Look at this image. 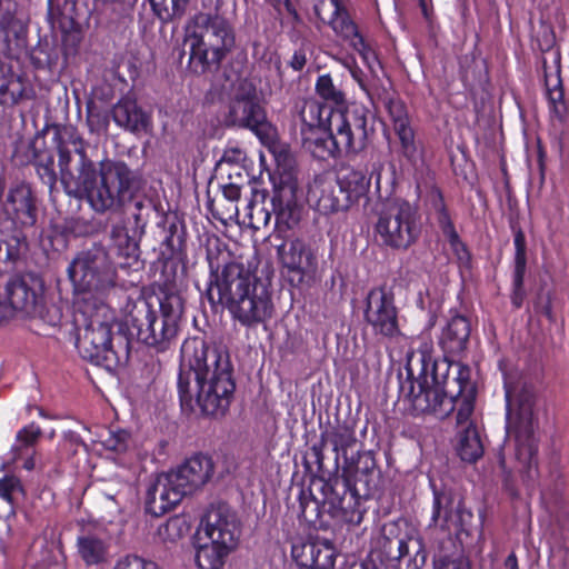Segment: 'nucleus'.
I'll use <instances>...</instances> for the list:
<instances>
[{
    "mask_svg": "<svg viewBox=\"0 0 569 569\" xmlns=\"http://www.w3.org/2000/svg\"><path fill=\"white\" fill-rule=\"evenodd\" d=\"M47 316H48V319H46V320L51 326H58L60 323L61 317H62L60 309L54 306H52L50 309L47 310Z\"/></svg>",
    "mask_w": 569,
    "mask_h": 569,
    "instance_id": "nucleus-63",
    "label": "nucleus"
},
{
    "mask_svg": "<svg viewBox=\"0 0 569 569\" xmlns=\"http://www.w3.org/2000/svg\"><path fill=\"white\" fill-rule=\"evenodd\" d=\"M472 512L465 508L461 500L450 493L436 492L431 520L442 529L466 531L472 520Z\"/></svg>",
    "mask_w": 569,
    "mask_h": 569,
    "instance_id": "nucleus-21",
    "label": "nucleus"
},
{
    "mask_svg": "<svg viewBox=\"0 0 569 569\" xmlns=\"http://www.w3.org/2000/svg\"><path fill=\"white\" fill-rule=\"evenodd\" d=\"M335 180L339 184L340 193L348 201L349 208L367 198L371 184V179L366 172L355 168L340 170Z\"/></svg>",
    "mask_w": 569,
    "mask_h": 569,
    "instance_id": "nucleus-30",
    "label": "nucleus"
},
{
    "mask_svg": "<svg viewBox=\"0 0 569 569\" xmlns=\"http://www.w3.org/2000/svg\"><path fill=\"white\" fill-rule=\"evenodd\" d=\"M131 336L159 351L166 350L178 332L177 325L158 315L147 301L136 303L127 317Z\"/></svg>",
    "mask_w": 569,
    "mask_h": 569,
    "instance_id": "nucleus-12",
    "label": "nucleus"
},
{
    "mask_svg": "<svg viewBox=\"0 0 569 569\" xmlns=\"http://www.w3.org/2000/svg\"><path fill=\"white\" fill-rule=\"evenodd\" d=\"M546 87L552 130L555 133H562L569 111L565 99V87L562 80L558 74L546 76Z\"/></svg>",
    "mask_w": 569,
    "mask_h": 569,
    "instance_id": "nucleus-31",
    "label": "nucleus"
},
{
    "mask_svg": "<svg viewBox=\"0 0 569 569\" xmlns=\"http://www.w3.org/2000/svg\"><path fill=\"white\" fill-rule=\"evenodd\" d=\"M222 196L226 200L230 202L238 201L240 199V186L236 182H229L221 186Z\"/></svg>",
    "mask_w": 569,
    "mask_h": 569,
    "instance_id": "nucleus-61",
    "label": "nucleus"
},
{
    "mask_svg": "<svg viewBox=\"0 0 569 569\" xmlns=\"http://www.w3.org/2000/svg\"><path fill=\"white\" fill-rule=\"evenodd\" d=\"M101 442L107 450L122 453L130 446V435L126 430H109Z\"/></svg>",
    "mask_w": 569,
    "mask_h": 569,
    "instance_id": "nucleus-48",
    "label": "nucleus"
},
{
    "mask_svg": "<svg viewBox=\"0 0 569 569\" xmlns=\"http://www.w3.org/2000/svg\"><path fill=\"white\" fill-rule=\"evenodd\" d=\"M41 435V428L36 423H30L19 430L11 448L12 460L19 461L24 455L34 453V446Z\"/></svg>",
    "mask_w": 569,
    "mask_h": 569,
    "instance_id": "nucleus-39",
    "label": "nucleus"
},
{
    "mask_svg": "<svg viewBox=\"0 0 569 569\" xmlns=\"http://www.w3.org/2000/svg\"><path fill=\"white\" fill-rule=\"evenodd\" d=\"M376 232L385 246L406 250L421 233L418 211L407 201L396 202L380 213Z\"/></svg>",
    "mask_w": 569,
    "mask_h": 569,
    "instance_id": "nucleus-11",
    "label": "nucleus"
},
{
    "mask_svg": "<svg viewBox=\"0 0 569 569\" xmlns=\"http://www.w3.org/2000/svg\"><path fill=\"white\" fill-rule=\"evenodd\" d=\"M300 517L306 521H315L320 515L319 501L311 493L301 492L299 497Z\"/></svg>",
    "mask_w": 569,
    "mask_h": 569,
    "instance_id": "nucleus-53",
    "label": "nucleus"
},
{
    "mask_svg": "<svg viewBox=\"0 0 569 569\" xmlns=\"http://www.w3.org/2000/svg\"><path fill=\"white\" fill-rule=\"evenodd\" d=\"M183 312V301L179 295H167L160 302L159 316L178 326Z\"/></svg>",
    "mask_w": 569,
    "mask_h": 569,
    "instance_id": "nucleus-45",
    "label": "nucleus"
},
{
    "mask_svg": "<svg viewBox=\"0 0 569 569\" xmlns=\"http://www.w3.org/2000/svg\"><path fill=\"white\" fill-rule=\"evenodd\" d=\"M60 180L66 192L84 198L97 213L114 212L132 200L137 178L123 162L104 160L96 168L86 151V141L72 126L57 127Z\"/></svg>",
    "mask_w": 569,
    "mask_h": 569,
    "instance_id": "nucleus-1",
    "label": "nucleus"
},
{
    "mask_svg": "<svg viewBox=\"0 0 569 569\" xmlns=\"http://www.w3.org/2000/svg\"><path fill=\"white\" fill-rule=\"evenodd\" d=\"M143 558L134 555H127L117 560L113 569H139Z\"/></svg>",
    "mask_w": 569,
    "mask_h": 569,
    "instance_id": "nucleus-58",
    "label": "nucleus"
},
{
    "mask_svg": "<svg viewBox=\"0 0 569 569\" xmlns=\"http://www.w3.org/2000/svg\"><path fill=\"white\" fill-rule=\"evenodd\" d=\"M236 390L233 367L227 350L192 337L181 346L178 391L181 407L206 417L220 418L229 410Z\"/></svg>",
    "mask_w": 569,
    "mask_h": 569,
    "instance_id": "nucleus-2",
    "label": "nucleus"
},
{
    "mask_svg": "<svg viewBox=\"0 0 569 569\" xmlns=\"http://www.w3.org/2000/svg\"><path fill=\"white\" fill-rule=\"evenodd\" d=\"M365 320L376 336L395 339L401 335L395 295L390 288L381 286L368 292Z\"/></svg>",
    "mask_w": 569,
    "mask_h": 569,
    "instance_id": "nucleus-13",
    "label": "nucleus"
},
{
    "mask_svg": "<svg viewBox=\"0 0 569 569\" xmlns=\"http://www.w3.org/2000/svg\"><path fill=\"white\" fill-rule=\"evenodd\" d=\"M87 122L91 132L106 131L108 129V119L99 113H89Z\"/></svg>",
    "mask_w": 569,
    "mask_h": 569,
    "instance_id": "nucleus-59",
    "label": "nucleus"
},
{
    "mask_svg": "<svg viewBox=\"0 0 569 569\" xmlns=\"http://www.w3.org/2000/svg\"><path fill=\"white\" fill-rule=\"evenodd\" d=\"M399 569H422L427 561L423 540L418 535H408L398 541V555L395 557Z\"/></svg>",
    "mask_w": 569,
    "mask_h": 569,
    "instance_id": "nucleus-32",
    "label": "nucleus"
},
{
    "mask_svg": "<svg viewBox=\"0 0 569 569\" xmlns=\"http://www.w3.org/2000/svg\"><path fill=\"white\" fill-rule=\"evenodd\" d=\"M3 212L17 227H32L37 222V208L31 187L26 182L12 184L3 203Z\"/></svg>",
    "mask_w": 569,
    "mask_h": 569,
    "instance_id": "nucleus-20",
    "label": "nucleus"
},
{
    "mask_svg": "<svg viewBox=\"0 0 569 569\" xmlns=\"http://www.w3.org/2000/svg\"><path fill=\"white\" fill-rule=\"evenodd\" d=\"M28 249L26 234L14 229L11 234H7L0 228V262L13 267Z\"/></svg>",
    "mask_w": 569,
    "mask_h": 569,
    "instance_id": "nucleus-35",
    "label": "nucleus"
},
{
    "mask_svg": "<svg viewBox=\"0 0 569 569\" xmlns=\"http://www.w3.org/2000/svg\"><path fill=\"white\" fill-rule=\"evenodd\" d=\"M457 451L460 458L467 462H475L483 453V447L473 425L458 430Z\"/></svg>",
    "mask_w": 569,
    "mask_h": 569,
    "instance_id": "nucleus-36",
    "label": "nucleus"
},
{
    "mask_svg": "<svg viewBox=\"0 0 569 569\" xmlns=\"http://www.w3.org/2000/svg\"><path fill=\"white\" fill-rule=\"evenodd\" d=\"M118 267L109 249L101 243L79 251L67 269L77 301L88 300L87 296L94 298V302L102 301L118 284Z\"/></svg>",
    "mask_w": 569,
    "mask_h": 569,
    "instance_id": "nucleus-8",
    "label": "nucleus"
},
{
    "mask_svg": "<svg viewBox=\"0 0 569 569\" xmlns=\"http://www.w3.org/2000/svg\"><path fill=\"white\" fill-rule=\"evenodd\" d=\"M515 271H513V292H512V303L516 308H520L523 301V277L526 272L527 257H526V238L525 233L521 230H518L515 233Z\"/></svg>",
    "mask_w": 569,
    "mask_h": 569,
    "instance_id": "nucleus-34",
    "label": "nucleus"
},
{
    "mask_svg": "<svg viewBox=\"0 0 569 569\" xmlns=\"http://www.w3.org/2000/svg\"><path fill=\"white\" fill-rule=\"evenodd\" d=\"M184 43L194 72L217 68L236 47L231 22L219 13L198 12L186 26Z\"/></svg>",
    "mask_w": 569,
    "mask_h": 569,
    "instance_id": "nucleus-7",
    "label": "nucleus"
},
{
    "mask_svg": "<svg viewBox=\"0 0 569 569\" xmlns=\"http://www.w3.org/2000/svg\"><path fill=\"white\" fill-rule=\"evenodd\" d=\"M357 459L355 458V463L352 466H347L348 468H355L356 472L363 476H369L376 468V460L373 455L370 451L360 452L358 451Z\"/></svg>",
    "mask_w": 569,
    "mask_h": 569,
    "instance_id": "nucleus-56",
    "label": "nucleus"
},
{
    "mask_svg": "<svg viewBox=\"0 0 569 569\" xmlns=\"http://www.w3.org/2000/svg\"><path fill=\"white\" fill-rule=\"evenodd\" d=\"M428 199H429L430 209L433 212V214L436 216V219H437L441 230L452 226L453 223H452L450 216L448 213V210L446 208L441 192L439 190L435 189L429 193Z\"/></svg>",
    "mask_w": 569,
    "mask_h": 569,
    "instance_id": "nucleus-47",
    "label": "nucleus"
},
{
    "mask_svg": "<svg viewBox=\"0 0 569 569\" xmlns=\"http://www.w3.org/2000/svg\"><path fill=\"white\" fill-rule=\"evenodd\" d=\"M272 213L276 217V230L273 233H280L282 229H291L300 220V207L297 202L296 187L292 183H284L273 192Z\"/></svg>",
    "mask_w": 569,
    "mask_h": 569,
    "instance_id": "nucleus-27",
    "label": "nucleus"
},
{
    "mask_svg": "<svg viewBox=\"0 0 569 569\" xmlns=\"http://www.w3.org/2000/svg\"><path fill=\"white\" fill-rule=\"evenodd\" d=\"M328 443L332 446L337 463L340 457L343 458L346 466H352L355 463V456L358 453L359 449L355 430L351 427L337 425L327 429L321 433L319 443H315L310 448V455L319 470L322 469L325 460L323 449Z\"/></svg>",
    "mask_w": 569,
    "mask_h": 569,
    "instance_id": "nucleus-16",
    "label": "nucleus"
},
{
    "mask_svg": "<svg viewBox=\"0 0 569 569\" xmlns=\"http://www.w3.org/2000/svg\"><path fill=\"white\" fill-rule=\"evenodd\" d=\"M23 93V84L11 67L0 61V103L16 104Z\"/></svg>",
    "mask_w": 569,
    "mask_h": 569,
    "instance_id": "nucleus-38",
    "label": "nucleus"
},
{
    "mask_svg": "<svg viewBox=\"0 0 569 569\" xmlns=\"http://www.w3.org/2000/svg\"><path fill=\"white\" fill-rule=\"evenodd\" d=\"M269 241L276 250L282 273L291 286L299 287L316 279L317 253L303 239L272 233Z\"/></svg>",
    "mask_w": 569,
    "mask_h": 569,
    "instance_id": "nucleus-10",
    "label": "nucleus"
},
{
    "mask_svg": "<svg viewBox=\"0 0 569 569\" xmlns=\"http://www.w3.org/2000/svg\"><path fill=\"white\" fill-rule=\"evenodd\" d=\"M170 473L183 493L189 495L211 478L213 463L208 456L194 455Z\"/></svg>",
    "mask_w": 569,
    "mask_h": 569,
    "instance_id": "nucleus-24",
    "label": "nucleus"
},
{
    "mask_svg": "<svg viewBox=\"0 0 569 569\" xmlns=\"http://www.w3.org/2000/svg\"><path fill=\"white\" fill-rule=\"evenodd\" d=\"M507 401V433L516 440V457L528 470L536 465L535 395L525 385L505 383Z\"/></svg>",
    "mask_w": 569,
    "mask_h": 569,
    "instance_id": "nucleus-9",
    "label": "nucleus"
},
{
    "mask_svg": "<svg viewBox=\"0 0 569 569\" xmlns=\"http://www.w3.org/2000/svg\"><path fill=\"white\" fill-rule=\"evenodd\" d=\"M188 531L189 525L186 519L181 516H174L158 527L157 535L164 542H176L184 537Z\"/></svg>",
    "mask_w": 569,
    "mask_h": 569,
    "instance_id": "nucleus-43",
    "label": "nucleus"
},
{
    "mask_svg": "<svg viewBox=\"0 0 569 569\" xmlns=\"http://www.w3.org/2000/svg\"><path fill=\"white\" fill-rule=\"evenodd\" d=\"M505 569H519L518 559L513 552L506 558Z\"/></svg>",
    "mask_w": 569,
    "mask_h": 569,
    "instance_id": "nucleus-64",
    "label": "nucleus"
},
{
    "mask_svg": "<svg viewBox=\"0 0 569 569\" xmlns=\"http://www.w3.org/2000/svg\"><path fill=\"white\" fill-rule=\"evenodd\" d=\"M470 335L469 319L461 315H455L443 326L438 343L446 357H460L468 349Z\"/></svg>",
    "mask_w": 569,
    "mask_h": 569,
    "instance_id": "nucleus-28",
    "label": "nucleus"
},
{
    "mask_svg": "<svg viewBox=\"0 0 569 569\" xmlns=\"http://www.w3.org/2000/svg\"><path fill=\"white\" fill-rule=\"evenodd\" d=\"M291 555L298 566L306 569H330L335 566V548L329 541H299Z\"/></svg>",
    "mask_w": 569,
    "mask_h": 569,
    "instance_id": "nucleus-26",
    "label": "nucleus"
},
{
    "mask_svg": "<svg viewBox=\"0 0 569 569\" xmlns=\"http://www.w3.org/2000/svg\"><path fill=\"white\" fill-rule=\"evenodd\" d=\"M232 550L233 549L210 540L209 543H203L198 547L196 563L200 569H221L227 556Z\"/></svg>",
    "mask_w": 569,
    "mask_h": 569,
    "instance_id": "nucleus-37",
    "label": "nucleus"
},
{
    "mask_svg": "<svg viewBox=\"0 0 569 569\" xmlns=\"http://www.w3.org/2000/svg\"><path fill=\"white\" fill-rule=\"evenodd\" d=\"M315 11L317 17L322 21H327L338 36L349 41L350 46L357 50L366 61H369V59L373 57V52L365 42L356 23L350 19L340 0H319L315 6Z\"/></svg>",
    "mask_w": 569,
    "mask_h": 569,
    "instance_id": "nucleus-15",
    "label": "nucleus"
},
{
    "mask_svg": "<svg viewBox=\"0 0 569 569\" xmlns=\"http://www.w3.org/2000/svg\"><path fill=\"white\" fill-rule=\"evenodd\" d=\"M37 172L41 181L52 188L57 181V174L53 169V160L49 159L47 163H39Z\"/></svg>",
    "mask_w": 569,
    "mask_h": 569,
    "instance_id": "nucleus-57",
    "label": "nucleus"
},
{
    "mask_svg": "<svg viewBox=\"0 0 569 569\" xmlns=\"http://www.w3.org/2000/svg\"><path fill=\"white\" fill-rule=\"evenodd\" d=\"M227 123L251 130H258L266 123V112L258 102L252 84H241L231 100L227 114Z\"/></svg>",
    "mask_w": 569,
    "mask_h": 569,
    "instance_id": "nucleus-17",
    "label": "nucleus"
},
{
    "mask_svg": "<svg viewBox=\"0 0 569 569\" xmlns=\"http://www.w3.org/2000/svg\"><path fill=\"white\" fill-rule=\"evenodd\" d=\"M432 569H471L469 560L461 556H440L433 559Z\"/></svg>",
    "mask_w": 569,
    "mask_h": 569,
    "instance_id": "nucleus-55",
    "label": "nucleus"
},
{
    "mask_svg": "<svg viewBox=\"0 0 569 569\" xmlns=\"http://www.w3.org/2000/svg\"><path fill=\"white\" fill-rule=\"evenodd\" d=\"M288 63L295 71H301L307 63L306 51L303 49L296 50Z\"/></svg>",
    "mask_w": 569,
    "mask_h": 569,
    "instance_id": "nucleus-62",
    "label": "nucleus"
},
{
    "mask_svg": "<svg viewBox=\"0 0 569 569\" xmlns=\"http://www.w3.org/2000/svg\"><path fill=\"white\" fill-rule=\"evenodd\" d=\"M186 495L170 472L158 475L146 493V510L160 517L174 508Z\"/></svg>",
    "mask_w": 569,
    "mask_h": 569,
    "instance_id": "nucleus-19",
    "label": "nucleus"
},
{
    "mask_svg": "<svg viewBox=\"0 0 569 569\" xmlns=\"http://www.w3.org/2000/svg\"><path fill=\"white\" fill-rule=\"evenodd\" d=\"M471 371L460 362L437 363L431 347L425 345L408 355L406 377L399 373V391L417 415L447 418L455 410V398L476 395Z\"/></svg>",
    "mask_w": 569,
    "mask_h": 569,
    "instance_id": "nucleus-3",
    "label": "nucleus"
},
{
    "mask_svg": "<svg viewBox=\"0 0 569 569\" xmlns=\"http://www.w3.org/2000/svg\"><path fill=\"white\" fill-rule=\"evenodd\" d=\"M323 506L328 507V512L333 517L339 512V506L343 505L345 490L341 488L340 491L337 486L326 483L323 486Z\"/></svg>",
    "mask_w": 569,
    "mask_h": 569,
    "instance_id": "nucleus-52",
    "label": "nucleus"
},
{
    "mask_svg": "<svg viewBox=\"0 0 569 569\" xmlns=\"http://www.w3.org/2000/svg\"><path fill=\"white\" fill-rule=\"evenodd\" d=\"M110 239L112 242L111 250L119 261H116L120 268L131 266L137 262L139 258V246L137 241L129 236L128 229L122 224H114L110 231Z\"/></svg>",
    "mask_w": 569,
    "mask_h": 569,
    "instance_id": "nucleus-33",
    "label": "nucleus"
},
{
    "mask_svg": "<svg viewBox=\"0 0 569 569\" xmlns=\"http://www.w3.org/2000/svg\"><path fill=\"white\" fill-rule=\"evenodd\" d=\"M1 297L12 308L30 317L43 316V281L33 273L11 277L0 292Z\"/></svg>",
    "mask_w": 569,
    "mask_h": 569,
    "instance_id": "nucleus-14",
    "label": "nucleus"
},
{
    "mask_svg": "<svg viewBox=\"0 0 569 569\" xmlns=\"http://www.w3.org/2000/svg\"><path fill=\"white\" fill-rule=\"evenodd\" d=\"M247 209L248 224L251 228L259 230L268 226L271 219V211L253 202H249Z\"/></svg>",
    "mask_w": 569,
    "mask_h": 569,
    "instance_id": "nucleus-50",
    "label": "nucleus"
},
{
    "mask_svg": "<svg viewBox=\"0 0 569 569\" xmlns=\"http://www.w3.org/2000/svg\"><path fill=\"white\" fill-rule=\"evenodd\" d=\"M388 109L393 120L395 132L400 140L402 156L415 170L422 169L425 164L422 151L416 143L415 132L409 126L405 106L400 101H390Z\"/></svg>",
    "mask_w": 569,
    "mask_h": 569,
    "instance_id": "nucleus-23",
    "label": "nucleus"
},
{
    "mask_svg": "<svg viewBox=\"0 0 569 569\" xmlns=\"http://www.w3.org/2000/svg\"><path fill=\"white\" fill-rule=\"evenodd\" d=\"M114 321L113 310L103 301L90 302L84 298L76 301V347L82 359L108 370H113L120 363V357L112 345Z\"/></svg>",
    "mask_w": 569,
    "mask_h": 569,
    "instance_id": "nucleus-6",
    "label": "nucleus"
},
{
    "mask_svg": "<svg viewBox=\"0 0 569 569\" xmlns=\"http://www.w3.org/2000/svg\"><path fill=\"white\" fill-rule=\"evenodd\" d=\"M164 236L162 244H164L172 253L181 251L184 244V226L179 221L177 217L164 220Z\"/></svg>",
    "mask_w": 569,
    "mask_h": 569,
    "instance_id": "nucleus-42",
    "label": "nucleus"
},
{
    "mask_svg": "<svg viewBox=\"0 0 569 569\" xmlns=\"http://www.w3.org/2000/svg\"><path fill=\"white\" fill-rule=\"evenodd\" d=\"M308 201L322 214L348 210V201L340 193L335 179L318 178L309 187Z\"/></svg>",
    "mask_w": 569,
    "mask_h": 569,
    "instance_id": "nucleus-25",
    "label": "nucleus"
},
{
    "mask_svg": "<svg viewBox=\"0 0 569 569\" xmlns=\"http://www.w3.org/2000/svg\"><path fill=\"white\" fill-rule=\"evenodd\" d=\"M316 92L326 101L341 104L345 101L343 92L338 89L330 74L319 76L316 81Z\"/></svg>",
    "mask_w": 569,
    "mask_h": 569,
    "instance_id": "nucleus-44",
    "label": "nucleus"
},
{
    "mask_svg": "<svg viewBox=\"0 0 569 569\" xmlns=\"http://www.w3.org/2000/svg\"><path fill=\"white\" fill-rule=\"evenodd\" d=\"M191 0H150L156 16L163 22L180 19Z\"/></svg>",
    "mask_w": 569,
    "mask_h": 569,
    "instance_id": "nucleus-41",
    "label": "nucleus"
},
{
    "mask_svg": "<svg viewBox=\"0 0 569 569\" xmlns=\"http://www.w3.org/2000/svg\"><path fill=\"white\" fill-rule=\"evenodd\" d=\"M293 119L302 144L320 159L362 150L373 132L369 111L360 106L335 110L316 98L298 99Z\"/></svg>",
    "mask_w": 569,
    "mask_h": 569,
    "instance_id": "nucleus-4",
    "label": "nucleus"
},
{
    "mask_svg": "<svg viewBox=\"0 0 569 569\" xmlns=\"http://www.w3.org/2000/svg\"><path fill=\"white\" fill-rule=\"evenodd\" d=\"M445 237L450 243L451 249L453 250L455 254L461 262H468L470 259V253L467 250L466 244L460 240L455 226H450L442 230Z\"/></svg>",
    "mask_w": 569,
    "mask_h": 569,
    "instance_id": "nucleus-54",
    "label": "nucleus"
},
{
    "mask_svg": "<svg viewBox=\"0 0 569 569\" xmlns=\"http://www.w3.org/2000/svg\"><path fill=\"white\" fill-rule=\"evenodd\" d=\"M76 555L87 568H100L111 558L110 540L97 530L82 529L76 540Z\"/></svg>",
    "mask_w": 569,
    "mask_h": 569,
    "instance_id": "nucleus-22",
    "label": "nucleus"
},
{
    "mask_svg": "<svg viewBox=\"0 0 569 569\" xmlns=\"http://www.w3.org/2000/svg\"><path fill=\"white\" fill-rule=\"evenodd\" d=\"M228 252L208 248L210 282L206 298L211 307H226L244 327H254L271 318L273 306L267 288L241 263L227 262Z\"/></svg>",
    "mask_w": 569,
    "mask_h": 569,
    "instance_id": "nucleus-5",
    "label": "nucleus"
},
{
    "mask_svg": "<svg viewBox=\"0 0 569 569\" xmlns=\"http://www.w3.org/2000/svg\"><path fill=\"white\" fill-rule=\"evenodd\" d=\"M207 537L222 546L234 549L240 537V523L237 513L223 502L212 505L206 515Z\"/></svg>",
    "mask_w": 569,
    "mask_h": 569,
    "instance_id": "nucleus-18",
    "label": "nucleus"
},
{
    "mask_svg": "<svg viewBox=\"0 0 569 569\" xmlns=\"http://www.w3.org/2000/svg\"><path fill=\"white\" fill-rule=\"evenodd\" d=\"M350 74L368 96H372L375 93L373 86L365 80L363 72L357 64L352 68Z\"/></svg>",
    "mask_w": 569,
    "mask_h": 569,
    "instance_id": "nucleus-60",
    "label": "nucleus"
},
{
    "mask_svg": "<svg viewBox=\"0 0 569 569\" xmlns=\"http://www.w3.org/2000/svg\"><path fill=\"white\" fill-rule=\"evenodd\" d=\"M153 210V204L149 199L134 200L131 209V216L134 220L136 228L143 230L148 219Z\"/></svg>",
    "mask_w": 569,
    "mask_h": 569,
    "instance_id": "nucleus-51",
    "label": "nucleus"
},
{
    "mask_svg": "<svg viewBox=\"0 0 569 569\" xmlns=\"http://www.w3.org/2000/svg\"><path fill=\"white\" fill-rule=\"evenodd\" d=\"M114 123L131 133L148 132L151 127L150 116L130 97L121 98L111 109Z\"/></svg>",
    "mask_w": 569,
    "mask_h": 569,
    "instance_id": "nucleus-29",
    "label": "nucleus"
},
{
    "mask_svg": "<svg viewBox=\"0 0 569 569\" xmlns=\"http://www.w3.org/2000/svg\"><path fill=\"white\" fill-rule=\"evenodd\" d=\"M476 395H463L455 398V409L457 408V427L463 429L468 425H473L470 417L475 408Z\"/></svg>",
    "mask_w": 569,
    "mask_h": 569,
    "instance_id": "nucleus-46",
    "label": "nucleus"
},
{
    "mask_svg": "<svg viewBox=\"0 0 569 569\" xmlns=\"http://www.w3.org/2000/svg\"><path fill=\"white\" fill-rule=\"evenodd\" d=\"M345 490L343 505L339 506V512L333 516L345 522L359 525L362 520V511L360 510V501L356 491L350 490L347 483H342Z\"/></svg>",
    "mask_w": 569,
    "mask_h": 569,
    "instance_id": "nucleus-40",
    "label": "nucleus"
},
{
    "mask_svg": "<svg viewBox=\"0 0 569 569\" xmlns=\"http://www.w3.org/2000/svg\"><path fill=\"white\" fill-rule=\"evenodd\" d=\"M23 495V487L21 481L16 476H6L0 479V497L8 501L9 503H13L18 496Z\"/></svg>",
    "mask_w": 569,
    "mask_h": 569,
    "instance_id": "nucleus-49",
    "label": "nucleus"
}]
</instances>
